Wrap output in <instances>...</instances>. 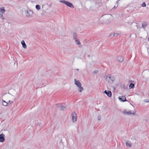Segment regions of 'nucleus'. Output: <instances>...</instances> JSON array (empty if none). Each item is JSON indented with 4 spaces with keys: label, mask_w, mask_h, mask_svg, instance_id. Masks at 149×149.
<instances>
[{
    "label": "nucleus",
    "mask_w": 149,
    "mask_h": 149,
    "mask_svg": "<svg viewBox=\"0 0 149 149\" xmlns=\"http://www.w3.org/2000/svg\"><path fill=\"white\" fill-rule=\"evenodd\" d=\"M112 16L110 14H107L102 16L100 19V22L102 24H108L111 22Z\"/></svg>",
    "instance_id": "nucleus-1"
},
{
    "label": "nucleus",
    "mask_w": 149,
    "mask_h": 149,
    "mask_svg": "<svg viewBox=\"0 0 149 149\" xmlns=\"http://www.w3.org/2000/svg\"><path fill=\"white\" fill-rule=\"evenodd\" d=\"M105 79L106 81L110 84L112 83L115 80V78L113 76L111 75H107L105 77Z\"/></svg>",
    "instance_id": "nucleus-2"
},
{
    "label": "nucleus",
    "mask_w": 149,
    "mask_h": 149,
    "mask_svg": "<svg viewBox=\"0 0 149 149\" xmlns=\"http://www.w3.org/2000/svg\"><path fill=\"white\" fill-rule=\"evenodd\" d=\"M60 2L65 4L66 5L71 8H74L72 4L68 1H67L65 0H60Z\"/></svg>",
    "instance_id": "nucleus-3"
},
{
    "label": "nucleus",
    "mask_w": 149,
    "mask_h": 149,
    "mask_svg": "<svg viewBox=\"0 0 149 149\" xmlns=\"http://www.w3.org/2000/svg\"><path fill=\"white\" fill-rule=\"evenodd\" d=\"M57 107L58 108L62 110H64L66 108V106L65 105H63L62 104H56Z\"/></svg>",
    "instance_id": "nucleus-4"
},
{
    "label": "nucleus",
    "mask_w": 149,
    "mask_h": 149,
    "mask_svg": "<svg viewBox=\"0 0 149 149\" xmlns=\"http://www.w3.org/2000/svg\"><path fill=\"white\" fill-rule=\"evenodd\" d=\"M72 120L74 123H75L76 121L77 116L75 112L73 113L72 114Z\"/></svg>",
    "instance_id": "nucleus-5"
},
{
    "label": "nucleus",
    "mask_w": 149,
    "mask_h": 149,
    "mask_svg": "<svg viewBox=\"0 0 149 149\" xmlns=\"http://www.w3.org/2000/svg\"><path fill=\"white\" fill-rule=\"evenodd\" d=\"M123 113L125 115H129L132 114L133 115H134L135 114V112H133L132 113L131 111L129 110L128 111H127L126 110L124 111L123 112Z\"/></svg>",
    "instance_id": "nucleus-6"
},
{
    "label": "nucleus",
    "mask_w": 149,
    "mask_h": 149,
    "mask_svg": "<svg viewBox=\"0 0 149 149\" xmlns=\"http://www.w3.org/2000/svg\"><path fill=\"white\" fill-rule=\"evenodd\" d=\"M33 13V11L30 10L26 11V15L27 17H30Z\"/></svg>",
    "instance_id": "nucleus-7"
},
{
    "label": "nucleus",
    "mask_w": 149,
    "mask_h": 149,
    "mask_svg": "<svg viewBox=\"0 0 149 149\" xmlns=\"http://www.w3.org/2000/svg\"><path fill=\"white\" fill-rule=\"evenodd\" d=\"M5 135L3 134H0V142H3L5 140L4 138Z\"/></svg>",
    "instance_id": "nucleus-8"
},
{
    "label": "nucleus",
    "mask_w": 149,
    "mask_h": 149,
    "mask_svg": "<svg viewBox=\"0 0 149 149\" xmlns=\"http://www.w3.org/2000/svg\"><path fill=\"white\" fill-rule=\"evenodd\" d=\"M119 100L120 101L123 102L126 101L127 100L125 97V96H121L118 97Z\"/></svg>",
    "instance_id": "nucleus-9"
},
{
    "label": "nucleus",
    "mask_w": 149,
    "mask_h": 149,
    "mask_svg": "<svg viewBox=\"0 0 149 149\" xmlns=\"http://www.w3.org/2000/svg\"><path fill=\"white\" fill-rule=\"evenodd\" d=\"M117 60L118 62H122L124 60V58L123 56H119L117 57Z\"/></svg>",
    "instance_id": "nucleus-10"
},
{
    "label": "nucleus",
    "mask_w": 149,
    "mask_h": 149,
    "mask_svg": "<svg viewBox=\"0 0 149 149\" xmlns=\"http://www.w3.org/2000/svg\"><path fill=\"white\" fill-rule=\"evenodd\" d=\"M104 93L106 94L109 97H111L112 95V93L111 91H109L108 92H107L106 90H105Z\"/></svg>",
    "instance_id": "nucleus-11"
},
{
    "label": "nucleus",
    "mask_w": 149,
    "mask_h": 149,
    "mask_svg": "<svg viewBox=\"0 0 149 149\" xmlns=\"http://www.w3.org/2000/svg\"><path fill=\"white\" fill-rule=\"evenodd\" d=\"M74 40L75 41V43L76 44L79 45V48H81L82 46L81 45V44L79 40L78 39H77Z\"/></svg>",
    "instance_id": "nucleus-12"
},
{
    "label": "nucleus",
    "mask_w": 149,
    "mask_h": 149,
    "mask_svg": "<svg viewBox=\"0 0 149 149\" xmlns=\"http://www.w3.org/2000/svg\"><path fill=\"white\" fill-rule=\"evenodd\" d=\"M74 80L75 81V84L77 86V87H79V86H81V84L79 80L77 81L76 79H74Z\"/></svg>",
    "instance_id": "nucleus-13"
},
{
    "label": "nucleus",
    "mask_w": 149,
    "mask_h": 149,
    "mask_svg": "<svg viewBox=\"0 0 149 149\" xmlns=\"http://www.w3.org/2000/svg\"><path fill=\"white\" fill-rule=\"evenodd\" d=\"M5 11L6 10L4 9V7H2L0 8V12H1L2 13V14H1L2 17H3V14L4 13Z\"/></svg>",
    "instance_id": "nucleus-14"
},
{
    "label": "nucleus",
    "mask_w": 149,
    "mask_h": 149,
    "mask_svg": "<svg viewBox=\"0 0 149 149\" xmlns=\"http://www.w3.org/2000/svg\"><path fill=\"white\" fill-rule=\"evenodd\" d=\"M132 144L131 142L129 141H127L126 142V145L127 146H128L130 147L132 146Z\"/></svg>",
    "instance_id": "nucleus-15"
},
{
    "label": "nucleus",
    "mask_w": 149,
    "mask_h": 149,
    "mask_svg": "<svg viewBox=\"0 0 149 149\" xmlns=\"http://www.w3.org/2000/svg\"><path fill=\"white\" fill-rule=\"evenodd\" d=\"M21 43L24 49H26L27 47L24 41L23 40H22L21 42Z\"/></svg>",
    "instance_id": "nucleus-16"
},
{
    "label": "nucleus",
    "mask_w": 149,
    "mask_h": 149,
    "mask_svg": "<svg viewBox=\"0 0 149 149\" xmlns=\"http://www.w3.org/2000/svg\"><path fill=\"white\" fill-rule=\"evenodd\" d=\"M120 32H116L114 33L113 35V37H116L118 35H120Z\"/></svg>",
    "instance_id": "nucleus-17"
},
{
    "label": "nucleus",
    "mask_w": 149,
    "mask_h": 149,
    "mask_svg": "<svg viewBox=\"0 0 149 149\" xmlns=\"http://www.w3.org/2000/svg\"><path fill=\"white\" fill-rule=\"evenodd\" d=\"M2 103L3 105L5 106H7L8 104V103L7 102L5 101L4 100H2Z\"/></svg>",
    "instance_id": "nucleus-18"
},
{
    "label": "nucleus",
    "mask_w": 149,
    "mask_h": 149,
    "mask_svg": "<svg viewBox=\"0 0 149 149\" xmlns=\"http://www.w3.org/2000/svg\"><path fill=\"white\" fill-rule=\"evenodd\" d=\"M147 25V24L146 22H144L142 23V27L143 28H146Z\"/></svg>",
    "instance_id": "nucleus-19"
},
{
    "label": "nucleus",
    "mask_w": 149,
    "mask_h": 149,
    "mask_svg": "<svg viewBox=\"0 0 149 149\" xmlns=\"http://www.w3.org/2000/svg\"><path fill=\"white\" fill-rule=\"evenodd\" d=\"M78 87V91L79 92H81L83 91V88L81 87V86H79V87Z\"/></svg>",
    "instance_id": "nucleus-20"
},
{
    "label": "nucleus",
    "mask_w": 149,
    "mask_h": 149,
    "mask_svg": "<svg viewBox=\"0 0 149 149\" xmlns=\"http://www.w3.org/2000/svg\"><path fill=\"white\" fill-rule=\"evenodd\" d=\"M77 35L75 33H74L73 34V39L74 40L77 39Z\"/></svg>",
    "instance_id": "nucleus-21"
},
{
    "label": "nucleus",
    "mask_w": 149,
    "mask_h": 149,
    "mask_svg": "<svg viewBox=\"0 0 149 149\" xmlns=\"http://www.w3.org/2000/svg\"><path fill=\"white\" fill-rule=\"evenodd\" d=\"M134 85L133 83H131L129 85V88L130 89L133 88L134 87Z\"/></svg>",
    "instance_id": "nucleus-22"
},
{
    "label": "nucleus",
    "mask_w": 149,
    "mask_h": 149,
    "mask_svg": "<svg viewBox=\"0 0 149 149\" xmlns=\"http://www.w3.org/2000/svg\"><path fill=\"white\" fill-rule=\"evenodd\" d=\"M36 9L39 10L40 9V5H37L36 6Z\"/></svg>",
    "instance_id": "nucleus-23"
},
{
    "label": "nucleus",
    "mask_w": 149,
    "mask_h": 149,
    "mask_svg": "<svg viewBox=\"0 0 149 149\" xmlns=\"http://www.w3.org/2000/svg\"><path fill=\"white\" fill-rule=\"evenodd\" d=\"M98 72V70L97 69L95 70L93 72V74H97Z\"/></svg>",
    "instance_id": "nucleus-24"
},
{
    "label": "nucleus",
    "mask_w": 149,
    "mask_h": 149,
    "mask_svg": "<svg viewBox=\"0 0 149 149\" xmlns=\"http://www.w3.org/2000/svg\"><path fill=\"white\" fill-rule=\"evenodd\" d=\"M141 6L143 7H145L146 6V4L145 2H143L141 5Z\"/></svg>",
    "instance_id": "nucleus-25"
},
{
    "label": "nucleus",
    "mask_w": 149,
    "mask_h": 149,
    "mask_svg": "<svg viewBox=\"0 0 149 149\" xmlns=\"http://www.w3.org/2000/svg\"><path fill=\"white\" fill-rule=\"evenodd\" d=\"M97 119L98 120H100L101 119V117L100 116H98V117Z\"/></svg>",
    "instance_id": "nucleus-26"
},
{
    "label": "nucleus",
    "mask_w": 149,
    "mask_h": 149,
    "mask_svg": "<svg viewBox=\"0 0 149 149\" xmlns=\"http://www.w3.org/2000/svg\"><path fill=\"white\" fill-rule=\"evenodd\" d=\"M149 101V100H144V102H148Z\"/></svg>",
    "instance_id": "nucleus-27"
},
{
    "label": "nucleus",
    "mask_w": 149,
    "mask_h": 149,
    "mask_svg": "<svg viewBox=\"0 0 149 149\" xmlns=\"http://www.w3.org/2000/svg\"><path fill=\"white\" fill-rule=\"evenodd\" d=\"M10 102H11V103H12L13 102L12 101H11L10 100H9V101H8V103H9Z\"/></svg>",
    "instance_id": "nucleus-28"
},
{
    "label": "nucleus",
    "mask_w": 149,
    "mask_h": 149,
    "mask_svg": "<svg viewBox=\"0 0 149 149\" xmlns=\"http://www.w3.org/2000/svg\"><path fill=\"white\" fill-rule=\"evenodd\" d=\"M117 6H118V5L117 6H116V7H115V6H114L113 7V8L115 9H116V7H117Z\"/></svg>",
    "instance_id": "nucleus-29"
},
{
    "label": "nucleus",
    "mask_w": 149,
    "mask_h": 149,
    "mask_svg": "<svg viewBox=\"0 0 149 149\" xmlns=\"http://www.w3.org/2000/svg\"><path fill=\"white\" fill-rule=\"evenodd\" d=\"M148 41H149V37L148 38Z\"/></svg>",
    "instance_id": "nucleus-30"
},
{
    "label": "nucleus",
    "mask_w": 149,
    "mask_h": 149,
    "mask_svg": "<svg viewBox=\"0 0 149 149\" xmlns=\"http://www.w3.org/2000/svg\"><path fill=\"white\" fill-rule=\"evenodd\" d=\"M111 35H111V34H110V35L109 36H111Z\"/></svg>",
    "instance_id": "nucleus-31"
},
{
    "label": "nucleus",
    "mask_w": 149,
    "mask_h": 149,
    "mask_svg": "<svg viewBox=\"0 0 149 149\" xmlns=\"http://www.w3.org/2000/svg\"><path fill=\"white\" fill-rule=\"evenodd\" d=\"M120 1V0H118V1H117V2H116V3H118V1Z\"/></svg>",
    "instance_id": "nucleus-32"
},
{
    "label": "nucleus",
    "mask_w": 149,
    "mask_h": 149,
    "mask_svg": "<svg viewBox=\"0 0 149 149\" xmlns=\"http://www.w3.org/2000/svg\"><path fill=\"white\" fill-rule=\"evenodd\" d=\"M76 70H79V69H76Z\"/></svg>",
    "instance_id": "nucleus-33"
}]
</instances>
